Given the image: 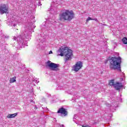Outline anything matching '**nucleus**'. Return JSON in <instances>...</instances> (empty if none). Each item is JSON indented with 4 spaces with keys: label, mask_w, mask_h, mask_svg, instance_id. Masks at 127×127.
<instances>
[{
    "label": "nucleus",
    "mask_w": 127,
    "mask_h": 127,
    "mask_svg": "<svg viewBox=\"0 0 127 127\" xmlns=\"http://www.w3.org/2000/svg\"><path fill=\"white\" fill-rule=\"evenodd\" d=\"M31 33V31H30L29 33L25 31V32L22 33L17 38L13 37V39L15 41H17L21 47H25V46H27V40L25 39H27L28 37L30 36Z\"/></svg>",
    "instance_id": "obj_1"
},
{
    "label": "nucleus",
    "mask_w": 127,
    "mask_h": 127,
    "mask_svg": "<svg viewBox=\"0 0 127 127\" xmlns=\"http://www.w3.org/2000/svg\"><path fill=\"white\" fill-rule=\"evenodd\" d=\"M58 55L60 56H65V58L64 59L65 62L69 61L70 59H72V57L73 56V51L69 49L67 47H62L58 51Z\"/></svg>",
    "instance_id": "obj_2"
},
{
    "label": "nucleus",
    "mask_w": 127,
    "mask_h": 127,
    "mask_svg": "<svg viewBox=\"0 0 127 127\" xmlns=\"http://www.w3.org/2000/svg\"><path fill=\"white\" fill-rule=\"evenodd\" d=\"M110 67L111 69L114 70H118V71H122L121 69V63H122V58L121 57H112L110 61Z\"/></svg>",
    "instance_id": "obj_3"
},
{
    "label": "nucleus",
    "mask_w": 127,
    "mask_h": 127,
    "mask_svg": "<svg viewBox=\"0 0 127 127\" xmlns=\"http://www.w3.org/2000/svg\"><path fill=\"white\" fill-rule=\"evenodd\" d=\"M75 15L72 10H64L59 14L60 20H67L71 21L74 18Z\"/></svg>",
    "instance_id": "obj_4"
},
{
    "label": "nucleus",
    "mask_w": 127,
    "mask_h": 127,
    "mask_svg": "<svg viewBox=\"0 0 127 127\" xmlns=\"http://www.w3.org/2000/svg\"><path fill=\"white\" fill-rule=\"evenodd\" d=\"M46 66V67H49L52 71H59V64L51 63L50 61L47 62V65Z\"/></svg>",
    "instance_id": "obj_5"
},
{
    "label": "nucleus",
    "mask_w": 127,
    "mask_h": 127,
    "mask_svg": "<svg viewBox=\"0 0 127 127\" xmlns=\"http://www.w3.org/2000/svg\"><path fill=\"white\" fill-rule=\"evenodd\" d=\"M83 67V63L81 61L77 62L75 65L73 66L72 69L73 71L78 72Z\"/></svg>",
    "instance_id": "obj_6"
},
{
    "label": "nucleus",
    "mask_w": 127,
    "mask_h": 127,
    "mask_svg": "<svg viewBox=\"0 0 127 127\" xmlns=\"http://www.w3.org/2000/svg\"><path fill=\"white\" fill-rule=\"evenodd\" d=\"M0 13L3 14V13H8V8L5 4H2L0 5Z\"/></svg>",
    "instance_id": "obj_7"
},
{
    "label": "nucleus",
    "mask_w": 127,
    "mask_h": 127,
    "mask_svg": "<svg viewBox=\"0 0 127 127\" xmlns=\"http://www.w3.org/2000/svg\"><path fill=\"white\" fill-rule=\"evenodd\" d=\"M58 114H61V115H64V117H66L68 115V112L66 111V109L63 107H62L59 109L58 111Z\"/></svg>",
    "instance_id": "obj_8"
},
{
    "label": "nucleus",
    "mask_w": 127,
    "mask_h": 127,
    "mask_svg": "<svg viewBox=\"0 0 127 127\" xmlns=\"http://www.w3.org/2000/svg\"><path fill=\"white\" fill-rule=\"evenodd\" d=\"M122 87L123 84H122V83L119 82H116L114 86V87L115 88L117 91H120L121 90V88H122Z\"/></svg>",
    "instance_id": "obj_9"
},
{
    "label": "nucleus",
    "mask_w": 127,
    "mask_h": 127,
    "mask_svg": "<svg viewBox=\"0 0 127 127\" xmlns=\"http://www.w3.org/2000/svg\"><path fill=\"white\" fill-rule=\"evenodd\" d=\"M15 21L13 20H11L9 22H7V24H8L10 26H13V27H15Z\"/></svg>",
    "instance_id": "obj_10"
},
{
    "label": "nucleus",
    "mask_w": 127,
    "mask_h": 127,
    "mask_svg": "<svg viewBox=\"0 0 127 127\" xmlns=\"http://www.w3.org/2000/svg\"><path fill=\"white\" fill-rule=\"evenodd\" d=\"M17 116V113H14L12 114H9L8 116H7V119H12L13 118H15V117H16Z\"/></svg>",
    "instance_id": "obj_11"
},
{
    "label": "nucleus",
    "mask_w": 127,
    "mask_h": 127,
    "mask_svg": "<svg viewBox=\"0 0 127 127\" xmlns=\"http://www.w3.org/2000/svg\"><path fill=\"white\" fill-rule=\"evenodd\" d=\"M28 27H29V29H31V30H32V28H35V27H34V25H33V23H32V22H30V23H29Z\"/></svg>",
    "instance_id": "obj_12"
},
{
    "label": "nucleus",
    "mask_w": 127,
    "mask_h": 127,
    "mask_svg": "<svg viewBox=\"0 0 127 127\" xmlns=\"http://www.w3.org/2000/svg\"><path fill=\"white\" fill-rule=\"evenodd\" d=\"M16 76H14L10 79V83H14L16 81Z\"/></svg>",
    "instance_id": "obj_13"
},
{
    "label": "nucleus",
    "mask_w": 127,
    "mask_h": 127,
    "mask_svg": "<svg viewBox=\"0 0 127 127\" xmlns=\"http://www.w3.org/2000/svg\"><path fill=\"white\" fill-rule=\"evenodd\" d=\"M116 83H115V80L113 79V80H111L109 81V85L110 86H113V87L115 86V84Z\"/></svg>",
    "instance_id": "obj_14"
},
{
    "label": "nucleus",
    "mask_w": 127,
    "mask_h": 127,
    "mask_svg": "<svg viewBox=\"0 0 127 127\" xmlns=\"http://www.w3.org/2000/svg\"><path fill=\"white\" fill-rule=\"evenodd\" d=\"M122 42L124 43V44H127V38L124 37L122 39Z\"/></svg>",
    "instance_id": "obj_15"
},
{
    "label": "nucleus",
    "mask_w": 127,
    "mask_h": 127,
    "mask_svg": "<svg viewBox=\"0 0 127 127\" xmlns=\"http://www.w3.org/2000/svg\"><path fill=\"white\" fill-rule=\"evenodd\" d=\"M89 20H95L97 21L98 20L97 19H92L90 17H88V18L86 19V21H89Z\"/></svg>",
    "instance_id": "obj_16"
},
{
    "label": "nucleus",
    "mask_w": 127,
    "mask_h": 127,
    "mask_svg": "<svg viewBox=\"0 0 127 127\" xmlns=\"http://www.w3.org/2000/svg\"><path fill=\"white\" fill-rule=\"evenodd\" d=\"M32 82H35L37 84H38L39 80L38 78H35L34 80H32Z\"/></svg>",
    "instance_id": "obj_17"
},
{
    "label": "nucleus",
    "mask_w": 127,
    "mask_h": 127,
    "mask_svg": "<svg viewBox=\"0 0 127 127\" xmlns=\"http://www.w3.org/2000/svg\"><path fill=\"white\" fill-rule=\"evenodd\" d=\"M39 45H40V47H39V48H41V47L42 46V42L40 43L39 44Z\"/></svg>",
    "instance_id": "obj_18"
},
{
    "label": "nucleus",
    "mask_w": 127,
    "mask_h": 127,
    "mask_svg": "<svg viewBox=\"0 0 127 127\" xmlns=\"http://www.w3.org/2000/svg\"><path fill=\"white\" fill-rule=\"evenodd\" d=\"M76 119V115H74V117L73 118V121L74 122L75 121V120Z\"/></svg>",
    "instance_id": "obj_19"
},
{
    "label": "nucleus",
    "mask_w": 127,
    "mask_h": 127,
    "mask_svg": "<svg viewBox=\"0 0 127 127\" xmlns=\"http://www.w3.org/2000/svg\"><path fill=\"white\" fill-rule=\"evenodd\" d=\"M61 89H62V87H60L59 86L58 87V90H61Z\"/></svg>",
    "instance_id": "obj_20"
},
{
    "label": "nucleus",
    "mask_w": 127,
    "mask_h": 127,
    "mask_svg": "<svg viewBox=\"0 0 127 127\" xmlns=\"http://www.w3.org/2000/svg\"><path fill=\"white\" fill-rule=\"evenodd\" d=\"M53 53L52 52V51H50L49 52V54H52Z\"/></svg>",
    "instance_id": "obj_21"
},
{
    "label": "nucleus",
    "mask_w": 127,
    "mask_h": 127,
    "mask_svg": "<svg viewBox=\"0 0 127 127\" xmlns=\"http://www.w3.org/2000/svg\"><path fill=\"white\" fill-rule=\"evenodd\" d=\"M39 5H41V4H40V2H39Z\"/></svg>",
    "instance_id": "obj_22"
},
{
    "label": "nucleus",
    "mask_w": 127,
    "mask_h": 127,
    "mask_svg": "<svg viewBox=\"0 0 127 127\" xmlns=\"http://www.w3.org/2000/svg\"><path fill=\"white\" fill-rule=\"evenodd\" d=\"M108 107H111V104H109Z\"/></svg>",
    "instance_id": "obj_23"
},
{
    "label": "nucleus",
    "mask_w": 127,
    "mask_h": 127,
    "mask_svg": "<svg viewBox=\"0 0 127 127\" xmlns=\"http://www.w3.org/2000/svg\"><path fill=\"white\" fill-rule=\"evenodd\" d=\"M62 127H64V125H62Z\"/></svg>",
    "instance_id": "obj_24"
},
{
    "label": "nucleus",
    "mask_w": 127,
    "mask_h": 127,
    "mask_svg": "<svg viewBox=\"0 0 127 127\" xmlns=\"http://www.w3.org/2000/svg\"><path fill=\"white\" fill-rule=\"evenodd\" d=\"M35 108L36 109H37V107H35Z\"/></svg>",
    "instance_id": "obj_25"
},
{
    "label": "nucleus",
    "mask_w": 127,
    "mask_h": 127,
    "mask_svg": "<svg viewBox=\"0 0 127 127\" xmlns=\"http://www.w3.org/2000/svg\"><path fill=\"white\" fill-rule=\"evenodd\" d=\"M122 80H124V79H123V78H122Z\"/></svg>",
    "instance_id": "obj_26"
}]
</instances>
